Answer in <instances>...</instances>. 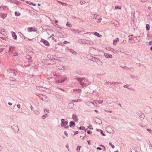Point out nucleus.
<instances>
[{
  "label": "nucleus",
  "mask_w": 152,
  "mask_h": 152,
  "mask_svg": "<svg viewBox=\"0 0 152 152\" xmlns=\"http://www.w3.org/2000/svg\"><path fill=\"white\" fill-rule=\"evenodd\" d=\"M96 104V102H98L99 104H101L103 102V100H101L100 101H99L97 100H94V101Z\"/></svg>",
  "instance_id": "obj_36"
},
{
  "label": "nucleus",
  "mask_w": 152,
  "mask_h": 152,
  "mask_svg": "<svg viewBox=\"0 0 152 152\" xmlns=\"http://www.w3.org/2000/svg\"><path fill=\"white\" fill-rule=\"evenodd\" d=\"M92 18L96 20L98 22H100L102 20L100 17L98 15L96 14H94L93 15Z\"/></svg>",
  "instance_id": "obj_6"
},
{
  "label": "nucleus",
  "mask_w": 152,
  "mask_h": 152,
  "mask_svg": "<svg viewBox=\"0 0 152 152\" xmlns=\"http://www.w3.org/2000/svg\"><path fill=\"white\" fill-rule=\"evenodd\" d=\"M11 128L13 129L14 132L16 133L18 132L19 131V129L18 126L16 125H14L11 127Z\"/></svg>",
  "instance_id": "obj_7"
},
{
  "label": "nucleus",
  "mask_w": 152,
  "mask_h": 152,
  "mask_svg": "<svg viewBox=\"0 0 152 152\" xmlns=\"http://www.w3.org/2000/svg\"><path fill=\"white\" fill-rule=\"evenodd\" d=\"M62 79L64 80V81H65V80H66L67 78L66 77H63V78Z\"/></svg>",
  "instance_id": "obj_58"
},
{
  "label": "nucleus",
  "mask_w": 152,
  "mask_h": 152,
  "mask_svg": "<svg viewBox=\"0 0 152 152\" xmlns=\"http://www.w3.org/2000/svg\"><path fill=\"white\" fill-rule=\"evenodd\" d=\"M111 51L114 53H117L118 52V51L116 50V49H114L112 48V50Z\"/></svg>",
  "instance_id": "obj_26"
},
{
  "label": "nucleus",
  "mask_w": 152,
  "mask_h": 152,
  "mask_svg": "<svg viewBox=\"0 0 152 152\" xmlns=\"http://www.w3.org/2000/svg\"><path fill=\"white\" fill-rule=\"evenodd\" d=\"M15 15L16 16H20V13L17 12H15Z\"/></svg>",
  "instance_id": "obj_40"
},
{
  "label": "nucleus",
  "mask_w": 152,
  "mask_h": 152,
  "mask_svg": "<svg viewBox=\"0 0 152 152\" xmlns=\"http://www.w3.org/2000/svg\"><path fill=\"white\" fill-rule=\"evenodd\" d=\"M81 146H78L77 147L76 150L77 152H79Z\"/></svg>",
  "instance_id": "obj_39"
},
{
  "label": "nucleus",
  "mask_w": 152,
  "mask_h": 152,
  "mask_svg": "<svg viewBox=\"0 0 152 152\" xmlns=\"http://www.w3.org/2000/svg\"><path fill=\"white\" fill-rule=\"evenodd\" d=\"M74 91H76L78 93H81L82 92L81 90L80 89H75L74 90Z\"/></svg>",
  "instance_id": "obj_27"
},
{
  "label": "nucleus",
  "mask_w": 152,
  "mask_h": 152,
  "mask_svg": "<svg viewBox=\"0 0 152 152\" xmlns=\"http://www.w3.org/2000/svg\"><path fill=\"white\" fill-rule=\"evenodd\" d=\"M72 118L76 122H77L78 121V119L77 118V116L76 114H73L72 115Z\"/></svg>",
  "instance_id": "obj_10"
},
{
  "label": "nucleus",
  "mask_w": 152,
  "mask_h": 152,
  "mask_svg": "<svg viewBox=\"0 0 152 152\" xmlns=\"http://www.w3.org/2000/svg\"><path fill=\"white\" fill-rule=\"evenodd\" d=\"M149 44L150 45H152V41H150V42H149Z\"/></svg>",
  "instance_id": "obj_64"
},
{
  "label": "nucleus",
  "mask_w": 152,
  "mask_h": 152,
  "mask_svg": "<svg viewBox=\"0 0 152 152\" xmlns=\"http://www.w3.org/2000/svg\"><path fill=\"white\" fill-rule=\"evenodd\" d=\"M26 39H27V40H29V41H32L33 39H28V38H26Z\"/></svg>",
  "instance_id": "obj_61"
},
{
  "label": "nucleus",
  "mask_w": 152,
  "mask_h": 152,
  "mask_svg": "<svg viewBox=\"0 0 152 152\" xmlns=\"http://www.w3.org/2000/svg\"><path fill=\"white\" fill-rule=\"evenodd\" d=\"M10 79L11 80H13V81L15 80V79L14 78L12 77H10Z\"/></svg>",
  "instance_id": "obj_46"
},
{
  "label": "nucleus",
  "mask_w": 152,
  "mask_h": 152,
  "mask_svg": "<svg viewBox=\"0 0 152 152\" xmlns=\"http://www.w3.org/2000/svg\"><path fill=\"white\" fill-rule=\"evenodd\" d=\"M68 124V122L67 121H66L65 122L61 123V126L62 127H64L66 126Z\"/></svg>",
  "instance_id": "obj_13"
},
{
  "label": "nucleus",
  "mask_w": 152,
  "mask_h": 152,
  "mask_svg": "<svg viewBox=\"0 0 152 152\" xmlns=\"http://www.w3.org/2000/svg\"><path fill=\"white\" fill-rule=\"evenodd\" d=\"M119 41V39L118 38H116L113 41V44L114 45H116L117 44V42Z\"/></svg>",
  "instance_id": "obj_17"
},
{
  "label": "nucleus",
  "mask_w": 152,
  "mask_h": 152,
  "mask_svg": "<svg viewBox=\"0 0 152 152\" xmlns=\"http://www.w3.org/2000/svg\"><path fill=\"white\" fill-rule=\"evenodd\" d=\"M26 58L27 59V60H28L29 61H31V59L32 58V57L29 56H26Z\"/></svg>",
  "instance_id": "obj_34"
},
{
  "label": "nucleus",
  "mask_w": 152,
  "mask_h": 152,
  "mask_svg": "<svg viewBox=\"0 0 152 152\" xmlns=\"http://www.w3.org/2000/svg\"><path fill=\"white\" fill-rule=\"evenodd\" d=\"M145 110L146 113H149L151 111V109L148 107H147L145 108Z\"/></svg>",
  "instance_id": "obj_12"
},
{
  "label": "nucleus",
  "mask_w": 152,
  "mask_h": 152,
  "mask_svg": "<svg viewBox=\"0 0 152 152\" xmlns=\"http://www.w3.org/2000/svg\"><path fill=\"white\" fill-rule=\"evenodd\" d=\"M7 71L12 76H15L17 73L15 70L11 69H7Z\"/></svg>",
  "instance_id": "obj_5"
},
{
  "label": "nucleus",
  "mask_w": 152,
  "mask_h": 152,
  "mask_svg": "<svg viewBox=\"0 0 152 152\" xmlns=\"http://www.w3.org/2000/svg\"><path fill=\"white\" fill-rule=\"evenodd\" d=\"M66 68H65L63 66H59L56 68V69L58 70H66Z\"/></svg>",
  "instance_id": "obj_8"
},
{
  "label": "nucleus",
  "mask_w": 152,
  "mask_h": 152,
  "mask_svg": "<svg viewBox=\"0 0 152 152\" xmlns=\"http://www.w3.org/2000/svg\"><path fill=\"white\" fill-rule=\"evenodd\" d=\"M77 80L79 81L80 84L83 87H85L87 85L91 84L90 82L87 79L84 78H77Z\"/></svg>",
  "instance_id": "obj_1"
},
{
  "label": "nucleus",
  "mask_w": 152,
  "mask_h": 152,
  "mask_svg": "<svg viewBox=\"0 0 152 152\" xmlns=\"http://www.w3.org/2000/svg\"><path fill=\"white\" fill-rule=\"evenodd\" d=\"M43 98H44L45 99V100L44 101H47V97L45 95H43Z\"/></svg>",
  "instance_id": "obj_47"
},
{
  "label": "nucleus",
  "mask_w": 152,
  "mask_h": 152,
  "mask_svg": "<svg viewBox=\"0 0 152 152\" xmlns=\"http://www.w3.org/2000/svg\"><path fill=\"white\" fill-rule=\"evenodd\" d=\"M69 123L70 124V125L69 126L70 127H71L72 126H75V123L73 121H70L69 122Z\"/></svg>",
  "instance_id": "obj_22"
},
{
  "label": "nucleus",
  "mask_w": 152,
  "mask_h": 152,
  "mask_svg": "<svg viewBox=\"0 0 152 152\" xmlns=\"http://www.w3.org/2000/svg\"><path fill=\"white\" fill-rule=\"evenodd\" d=\"M95 62L99 65H102V62L99 59H97Z\"/></svg>",
  "instance_id": "obj_14"
},
{
  "label": "nucleus",
  "mask_w": 152,
  "mask_h": 152,
  "mask_svg": "<svg viewBox=\"0 0 152 152\" xmlns=\"http://www.w3.org/2000/svg\"><path fill=\"white\" fill-rule=\"evenodd\" d=\"M66 26L69 27H72V24L69 22H67Z\"/></svg>",
  "instance_id": "obj_33"
},
{
  "label": "nucleus",
  "mask_w": 152,
  "mask_h": 152,
  "mask_svg": "<svg viewBox=\"0 0 152 152\" xmlns=\"http://www.w3.org/2000/svg\"><path fill=\"white\" fill-rule=\"evenodd\" d=\"M77 42L79 43L82 44H85L89 45H93L94 44L93 41L91 40L79 39H78Z\"/></svg>",
  "instance_id": "obj_2"
},
{
  "label": "nucleus",
  "mask_w": 152,
  "mask_h": 152,
  "mask_svg": "<svg viewBox=\"0 0 152 152\" xmlns=\"http://www.w3.org/2000/svg\"><path fill=\"white\" fill-rule=\"evenodd\" d=\"M12 36L13 38V39H16L17 38V36L15 34V33L14 32H13L12 34Z\"/></svg>",
  "instance_id": "obj_24"
},
{
  "label": "nucleus",
  "mask_w": 152,
  "mask_h": 152,
  "mask_svg": "<svg viewBox=\"0 0 152 152\" xmlns=\"http://www.w3.org/2000/svg\"><path fill=\"white\" fill-rule=\"evenodd\" d=\"M58 1V2H60V3L61 4H62V6H63L64 5V3H63V2H61L60 1Z\"/></svg>",
  "instance_id": "obj_57"
},
{
  "label": "nucleus",
  "mask_w": 152,
  "mask_h": 152,
  "mask_svg": "<svg viewBox=\"0 0 152 152\" xmlns=\"http://www.w3.org/2000/svg\"><path fill=\"white\" fill-rule=\"evenodd\" d=\"M33 29V28L32 27H29V28H28V31H29V32H32V31H33V32H35L37 31V29L36 30H32V29Z\"/></svg>",
  "instance_id": "obj_18"
},
{
  "label": "nucleus",
  "mask_w": 152,
  "mask_h": 152,
  "mask_svg": "<svg viewBox=\"0 0 152 152\" xmlns=\"http://www.w3.org/2000/svg\"><path fill=\"white\" fill-rule=\"evenodd\" d=\"M91 102L90 101L87 102H86V105L88 106H90L91 104Z\"/></svg>",
  "instance_id": "obj_29"
},
{
  "label": "nucleus",
  "mask_w": 152,
  "mask_h": 152,
  "mask_svg": "<svg viewBox=\"0 0 152 152\" xmlns=\"http://www.w3.org/2000/svg\"><path fill=\"white\" fill-rule=\"evenodd\" d=\"M64 134H65V135L66 137H68V133H67V132L66 131H65V132H64Z\"/></svg>",
  "instance_id": "obj_54"
},
{
  "label": "nucleus",
  "mask_w": 152,
  "mask_h": 152,
  "mask_svg": "<svg viewBox=\"0 0 152 152\" xmlns=\"http://www.w3.org/2000/svg\"><path fill=\"white\" fill-rule=\"evenodd\" d=\"M145 117V115L143 113H141V114L139 115V117L141 120H143L144 119Z\"/></svg>",
  "instance_id": "obj_16"
},
{
  "label": "nucleus",
  "mask_w": 152,
  "mask_h": 152,
  "mask_svg": "<svg viewBox=\"0 0 152 152\" xmlns=\"http://www.w3.org/2000/svg\"><path fill=\"white\" fill-rule=\"evenodd\" d=\"M106 49L107 50H110L111 51V50H112V48H111L110 47H107L106 48Z\"/></svg>",
  "instance_id": "obj_43"
},
{
  "label": "nucleus",
  "mask_w": 152,
  "mask_h": 152,
  "mask_svg": "<svg viewBox=\"0 0 152 152\" xmlns=\"http://www.w3.org/2000/svg\"><path fill=\"white\" fill-rule=\"evenodd\" d=\"M86 2L85 1L81 0L80 2V5H83Z\"/></svg>",
  "instance_id": "obj_37"
},
{
  "label": "nucleus",
  "mask_w": 152,
  "mask_h": 152,
  "mask_svg": "<svg viewBox=\"0 0 152 152\" xmlns=\"http://www.w3.org/2000/svg\"><path fill=\"white\" fill-rule=\"evenodd\" d=\"M115 9L116 10H121V7L118 6H116L115 7Z\"/></svg>",
  "instance_id": "obj_31"
},
{
  "label": "nucleus",
  "mask_w": 152,
  "mask_h": 152,
  "mask_svg": "<svg viewBox=\"0 0 152 152\" xmlns=\"http://www.w3.org/2000/svg\"><path fill=\"white\" fill-rule=\"evenodd\" d=\"M94 35L95 36L99 38H101L102 37V35L101 34L97 33V32H95L94 34Z\"/></svg>",
  "instance_id": "obj_19"
},
{
  "label": "nucleus",
  "mask_w": 152,
  "mask_h": 152,
  "mask_svg": "<svg viewBox=\"0 0 152 152\" xmlns=\"http://www.w3.org/2000/svg\"><path fill=\"white\" fill-rule=\"evenodd\" d=\"M37 90H39L40 91H44L46 90L45 88L41 86H37Z\"/></svg>",
  "instance_id": "obj_9"
},
{
  "label": "nucleus",
  "mask_w": 152,
  "mask_h": 152,
  "mask_svg": "<svg viewBox=\"0 0 152 152\" xmlns=\"http://www.w3.org/2000/svg\"><path fill=\"white\" fill-rule=\"evenodd\" d=\"M150 27V26L149 24H147L146 25V30L147 31H148L149 30Z\"/></svg>",
  "instance_id": "obj_32"
},
{
  "label": "nucleus",
  "mask_w": 152,
  "mask_h": 152,
  "mask_svg": "<svg viewBox=\"0 0 152 152\" xmlns=\"http://www.w3.org/2000/svg\"><path fill=\"white\" fill-rule=\"evenodd\" d=\"M78 131H76L75 132L74 135L77 134L78 133Z\"/></svg>",
  "instance_id": "obj_63"
},
{
  "label": "nucleus",
  "mask_w": 152,
  "mask_h": 152,
  "mask_svg": "<svg viewBox=\"0 0 152 152\" xmlns=\"http://www.w3.org/2000/svg\"><path fill=\"white\" fill-rule=\"evenodd\" d=\"M147 37L148 38H152V35H149L148 34H147Z\"/></svg>",
  "instance_id": "obj_44"
},
{
  "label": "nucleus",
  "mask_w": 152,
  "mask_h": 152,
  "mask_svg": "<svg viewBox=\"0 0 152 152\" xmlns=\"http://www.w3.org/2000/svg\"><path fill=\"white\" fill-rule=\"evenodd\" d=\"M129 42L131 43H134L137 42V39L136 37H133L132 35L129 36Z\"/></svg>",
  "instance_id": "obj_4"
},
{
  "label": "nucleus",
  "mask_w": 152,
  "mask_h": 152,
  "mask_svg": "<svg viewBox=\"0 0 152 152\" xmlns=\"http://www.w3.org/2000/svg\"><path fill=\"white\" fill-rule=\"evenodd\" d=\"M85 127L84 126H80L79 127V129L80 130H83L85 129Z\"/></svg>",
  "instance_id": "obj_45"
},
{
  "label": "nucleus",
  "mask_w": 152,
  "mask_h": 152,
  "mask_svg": "<svg viewBox=\"0 0 152 152\" xmlns=\"http://www.w3.org/2000/svg\"><path fill=\"white\" fill-rule=\"evenodd\" d=\"M109 144L111 146L112 148H114V147H115L112 144L111 142H109Z\"/></svg>",
  "instance_id": "obj_42"
},
{
  "label": "nucleus",
  "mask_w": 152,
  "mask_h": 152,
  "mask_svg": "<svg viewBox=\"0 0 152 152\" xmlns=\"http://www.w3.org/2000/svg\"><path fill=\"white\" fill-rule=\"evenodd\" d=\"M82 101V100L81 99H78L77 100H72V102H81Z\"/></svg>",
  "instance_id": "obj_30"
},
{
  "label": "nucleus",
  "mask_w": 152,
  "mask_h": 152,
  "mask_svg": "<svg viewBox=\"0 0 152 152\" xmlns=\"http://www.w3.org/2000/svg\"><path fill=\"white\" fill-rule=\"evenodd\" d=\"M64 81V80L62 79L61 80V81H60L59 80L58 81V83H62Z\"/></svg>",
  "instance_id": "obj_53"
},
{
  "label": "nucleus",
  "mask_w": 152,
  "mask_h": 152,
  "mask_svg": "<svg viewBox=\"0 0 152 152\" xmlns=\"http://www.w3.org/2000/svg\"><path fill=\"white\" fill-rule=\"evenodd\" d=\"M104 57L107 58H112V56L111 55L107 53H104Z\"/></svg>",
  "instance_id": "obj_11"
},
{
  "label": "nucleus",
  "mask_w": 152,
  "mask_h": 152,
  "mask_svg": "<svg viewBox=\"0 0 152 152\" xmlns=\"http://www.w3.org/2000/svg\"><path fill=\"white\" fill-rule=\"evenodd\" d=\"M7 14L4 13H2L0 15V16L1 17L3 18V19L6 17L7 16Z\"/></svg>",
  "instance_id": "obj_25"
},
{
  "label": "nucleus",
  "mask_w": 152,
  "mask_h": 152,
  "mask_svg": "<svg viewBox=\"0 0 152 152\" xmlns=\"http://www.w3.org/2000/svg\"><path fill=\"white\" fill-rule=\"evenodd\" d=\"M91 104H93L94 106H95V107H96V105L94 103H93V102H91Z\"/></svg>",
  "instance_id": "obj_62"
},
{
  "label": "nucleus",
  "mask_w": 152,
  "mask_h": 152,
  "mask_svg": "<svg viewBox=\"0 0 152 152\" xmlns=\"http://www.w3.org/2000/svg\"><path fill=\"white\" fill-rule=\"evenodd\" d=\"M136 38H137V40H136V41H137V42H139V41L140 40V36H137V37H136Z\"/></svg>",
  "instance_id": "obj_38"
},
{
  "label": "nucleus",
  "mask_w": 152,
  "mask_h": 152,
  "mask_svg": "<svg viewBox=\"0 0 152 152\" xmlns=\"http://www.w3.org/2000/svg\"><path fill=\"white\" fill-rule=\"evenodd\" d=\"M9 48V52H12V53L13 54V56H16L18 55V54L15 51L14 47L10 46Z\"/></svg>",
  "instance_id": "obj_3"
},
{
  "label": "nucleus",
  "mask_w": 152,
  "mask_h": 152,
  "mask_svg": "<svg viewBox=\"0 0 152 152\" xmlns=\"http://www.w3.org/2000/svg\"><path fill=\"white\" fill-rule=\"evenodd\" d=\"M17 106L18 108H20V104H18L17 105Z\"/></svg>",
  "instance_id": "obj_56"
},
{
  "label": "nucleus",
  "mask_w": 152,
  "mask_h": 152,
  "mask_svg": "<svg viewBox=\"0 0 152 152\" xmlns=\"http://www.w3.org/2000/svg\"><path fill=\"white\" fill-rule=\"evenodd\" d=\"M96 149L97 150H101L102 149V148L100 147H97V148Z\"/></svg>",
  "instance_id": "obj_60"
},
{
  "label": "nucleus",
  "mask_w": 152,
  "mask_h": 152,
  "mask_svg": "<svg viewBox=\"0 0 152 152\" xmlns=\"http://www.w3.org/2000/svg\"><path fill=\"white\" fill-rule=\"evenodd\" d=\"M101 133L103 136H105V134L103 133V131L102 130H101Z\"/></svg>",
  "instance_id": "obj_55"
},
{
  "label": "nucleus",
  "mask_w": 152,
  "mask_h": 152,
  "mask_svg": "<svg viewBox=\"0 0 152 152\" xmlns=\"http://www.w3.org/2000/svg\"><path fill=\"white\" fill-rule=\"evenodd\" d=\"M90 59L92 60L93 61L95 62L96 60L97 59V58L95 57H94L93 56H90Z\"/></svg>",
  "instance_id": "obj_20"
},
{
  "label": "nucleus",
  "mask_w": 152,
  "mask_h": 152,
  "mask_svg": "<svg viewBox=\"0 0 152 152\" xmlns=\"http://www.w3.org/2000/svg\"><path fill=\"white\" fill-rule=\"evenodd\" d=\"M123 87H124V88H128V89H131V90H133V89H132H132H131V88H129L127 87V85H124V86H123Z\"/></svg>",
  "instance_id": "obj_52"
},
{
  "label": "nucleus",
  "mask_w": 152,
  "mask_h": 152,
  "mask_svg": "<svg viewBox=\"0 0 152 152\" xmlns=\"http://www.w3.org/2000/svg\"><path fill=\"white\" fill-rule=\"evenodd\" d=\"M88 128L89 129H93L92 128V126L91 125H90L88 127Z\"/></svg>",
  "instance_id": "obj_51"
},
{
  "label": "nucleus",
  "mask_w": 152,
  "mask_h": 152,
  "mask_svg": "<svg viewBox=\"0 0 152 152\" xmlns=\"http://www.w3.org/2000/svg\"><path fill=\"white\" fill-rule=\"evenodd\" d=\"M71 30L74 33H75L78 31V30L77 29H72Z\"/></svg>",
  "instance_id": "obj_35"
},
{
  "label": "nucleus",
  "mask_w": 152,
  "mask_h": 152,
  "mask_svg": "<svg viewBox=\"0 0 152 152\" xmlns=\"http://www.w3.org/2000/svg\"><path fill=\"white\" fill-rule=\"evenodd\" d=\"M0 33L3 35H5L6 33L5 31V30L4 29H2V31L0 32Z\"/></svg>",
  "instance_id": "obj_23"
},
{
  "label": "nucleus",
  "mask_w": 152,
  "mask_h": 152,
  "mask_svg": "<svg viewBox=\"0 0 152 152\" xmlns=\"http://www.w3.org/2000/svg\"><path fill=\"white\" fill-rule=\"evenodd\" d=\"M4 48H0V53L3 50Z\"/></svg>",
  "instance_id": "obj_59"
},
{
  "label": "nucleus",
  "mask_w": 152,
  "mask_h": 152,
  "mask_svg": "<svg viewBox=\"0 0 152 152\" xmlns=\"http://www.w3.org/2000/svg\"><path fill=\"white\" fill-rule=\"evenodd\" d=\"M68 51L70 53H72L73 54H75L76 53V52L74 51L73 49H69L68 50Z\"/></svg>",
  "instance_id": "obj_21"
},
{
  "label": "nucleus",
  "mask_w": 152,
  "mask_h": 152,
  "mask_svg": "<svg viewBox=\"0 0 152 152\" xmlns=\"http://www.w3.org/2000/svg\"><path fill=\"white\" fill-rule=\"evenodd\" d=\"M37 95L38 96L39 98L42 100L44 101L45 99L43 98V95L42 94H37Z\"/></svg>",
  "instance_id": "obj_15"
},
{
  "label": "nucleus",
  "mask_w": 152,
  "mask_h": 152,
  "mask_svg": "<svg viewBox=\"0 0 152 152\" xmlns=\"http://www.w3.org/2000/svg\"><path fill=\"white\" fill-rule=\"evenodd\" d=\"M29 5H32L34 6H36V4L33 3L32 2H30V4H29Z\"/></svg>",
  "instance_id": "obj_48"
},
{
  "label": "nucleus",
  "mask_w": 152,
  "mask_h": 152,
  "mask_svg": "<svg viewBox=\"0 0 152 152\" xmlns=\"http://www.w3.org/2000/svg\"><path fill=\"white\" fill-rule=\"evenodd\" d=\"M146 130L150 133H151V130L150 129H147Z\"/></svg>",
  "instance_id": "obj_50"
},
{
  "label": "nucleus",
  "mask_w": 152,
  "mask_h": 152,
  "mask_svg": "<svg viewBox=\"0 0 152 152\" xmlns=\"http://www.w3.org/2000/svg\"><path fill=\"white\" fill-rule=\"evenodd\" d=\"M56 97L58 99H60L61 98V96L59 95H56Z\"/></svg>",
  "instance_id": "obj_49"
},
{
  "label": "nucleus",
  "mask_w": 152,
  "mask_h": 152,
  "mask_svg": "<svg viewBox=\"0 0 152 152\" xmlns=\"http://www.w3.org/2000/svg\"><path fill=\"white\" fill-rule=\"evenodd\" d=\"M110 83V85H112L113 84H118L119 83L118 82H112Z\"/></svg>",
  "instance_id": "obj_41"
},
{
  "label": "nucleus",
  "mask_w": 152,
  "mask_h": 152,
  "mask_svg": "<svg viewBox=\"0 0 152 152\" xmlns=\"http://www.w3.org/2000/svg\"><path fill=\"white\" fill-rule=\"evenodd\" d=\"M44 44L48 46L49 43L48 41L46 40H44L43 42Z\"/></svg>",
  "instance_id": "obj_28"
}]
</instances>
